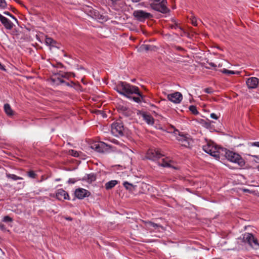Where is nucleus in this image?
<instances>
[{"mask_svg": "<svg viewBox=\"0 0 259 259\" xmlns=\"http://www.w3.org/2000/svg\"><path fill=\"white\" fill-rule=\"evenodd\" d=\"M116 90L120 94L123 95L126 97L130 98L129 96L131 94H136L139 97H133V100L137 103L141 101V99H143V96L139 92V88L134 85H131L125 82H120L116 87Z\"/></svg>", "mask_w": 259, "mask_h": 259, "instance_id": "nucleus-1", "label": "nucleus"}, {"mask_svg": "<svg viewBox=\"0 0 259 259\" xmlns=\"http://www.w3.org/2000/svg\"><path fill=\"white\" fill-rule=\"evenodd\" d=\"M225 156L228 160L237 164L238 166L242 167L245 165V161L238 154L230 150L225 151Z\"/></svg>", "mask_w": 259, "mask_h": 259, "instance_id": "nucleus-2", "label": "nucleus"}, {"mask_svg": "<svg viewBox=\"0 0 259 259\" xmlns=\"http://www.w3.org/2000/svg\"><path fill=\"white\" fill-rule=\"evenodd\" d=\"M203 150L210 155L218 159L220 157L221 149L218 148L213 143L208 142L203 146Z\"/></svg>", "mask_w": 259, "mask_h": 259, "instance_id": "nucleus-3", "label": "nucleus"}, {"mask_svg": "<svg viewBox=\"0 0 259 259\" xmlns=\"http://www.w3.org/2000/svg\"><path fill=\"white\" fill-rule=\"evenodd\" d=\"M124 131L123 123L120 120L113 122L111 125V133L116 137L123 136Z\"/></svg>", "mask_w": 259, "mask_h": 259, "instance_id": "nucleus-4", "label": "nucleus"}, {"mask_svg": "<svg viewBox=\"0 0 259 259\" xmlns=\"http://www.w3.org/2000/svg\"><path fill=\"white\" fill-rule=\"evenodd\" d=\"M166 4V0H161L160 2V1L158 2L153 1V2L150 3V6L152 9L156 11L166 13L167 12Z\"/></svg>", "mask_w": 259, "mask_h": 259, "instance_id": "nucleus-5", "label": "nucleus"}, {"mask_svg": "<svg viewBox=\"0 0 259 259\" xmlns=\"http://www.w3.org/2000/svg\"><path fill=\"white\" fill-rule=\"evenodd\" d=\"M242 239L244 242L248 243L251 247L255 249H257L259 247V244L257 242V239L254 238L253 235L251 233H245L243 235Z\"/></svg>", "mask_w": 259, "mask_h": 259, "instance_id": "nucleus-6", "label": "nucleus"}, {"mask_svg": "<svg viewBox=\"0 0 259 259\" xmlns=\"http://www.w3.org/2000/svg\"><path fill=\"white\" fill-rule=\"evenodd\" d=\"M176 139L180 142L182 146L189 147L190 146L191 139L186 136L181 134L178 131L174 132Z\"/></svg>", "mask_w": 259, "mask_h": 259, "instance_id": "nucleus-7", "label": "nucleus"}, {"mask_svg": "<svg viewBox=\"0 0 259 259\" xmlns=\"http://www.w3.org/2000/svg\"><path fill=\"white\" fill-rule=\"evenodd\" d=\"M108 145L102 142H95L91 144L90 147L95 151L102 153L107 150Z\"/></svg>", "mask_w": 259, "mask_h": 259, "instance_id": "nucleus-8", "label": "nucleus"}, {"mask_svg": "<svg viewBox=\"0 0 259 259\" xmlns=\"http://www.w3.org/2000/svg\"><path fill=\"white\" fill-rule=\"evenodd\" d=\"M67 74L64 73V74H55L54 76L51 78L52 82L55 85L64 84L67 86L70 85L69 82H67L65 80L61 77H67Z\"/></svg>", "mask_w": 259, "mask_h": 259, "instance_id": "nucleus-9", "label": "nucleus"}, {"mask_svg": "<svg viewBox=\"0 0 259 259\" xmlns=\"http://www.w3.org/2000/svg\"><path fill=\"white\" fill-rule=\"evenodd\" d=\"M167 98L171 102L176 104H179L182 101L183 96L181 93L176 92L172 94H168Z\"/></svg>", "mask_w": 259, "mask_h": 259, "instance_id": "nucleus-10", "label": "nucleus"}, {"mask_svg": "<svg viewBox=\"0 0 259 259\" xmlns=\"http://www.w3.org/2000/svg\"><path fill=\"white\" fill-rule=\"evenodd\" d=\"M163 155L158 150L150 149L147 153L146 157L148 159L152 160H156L160 158Z\"/></svg>", "mask_w": 259, "mask_h": 259, "instance_id": "nucleus-11", "label": "nucleus"}, {"mask_svg": "<svg viewBox=\"0 0 259 259\" xmlns=\"http://www.w3.org/2000/svg\"><path fill=\"white\" fill-rule=\"evenodd\" d=\"M74 195L78 199H82L84 197H89L91 195V193L84 189L78 188L75 190Z\"/></svg>", "mask_w": 259, "mask_h": 259, "instance_id": "nucleus-12", "label": "nucleus"}, {"mask_svg": "<svg viewBox=\"0 0 259 259\" xmlns=\"http://www.w3.org/2000/svg\"><path fill=\"white\" fill-rule=\"evenodd\" d=\"M90 15L93 19L97 20L99 22H103L107 20V18L105 16L101 15L97 10H93L91 11Z\"/></svg>", "mask_w": 259, "mask_h": 259, "instance_id": "nucleus-13", "label": "nucleus"}, {"mask_svg": "<svg viewBox=\"0 0 259 259\" xmlns=\"http://www.w3.org/2000/svg\"><path fill=\"white\" fill-rule=\"evenodd\" d=\"M150 15L149 13L145 12L143 10H137L134 12V16L140 21L149 17Z\"/></svg>", "mask_w": 259, "mask_h": 259, "instance_id": "nucleus-14", "label": "nucleus"}, {"mask_svg": "<svg viewBox=\"0 0 259 259\" xmlns=\"http://www.w3.org/2000/svg\"><path fill=\"white\" fill-rule=\"evenodd\" d=\"M246 84L249 89H254L257 87L258 79L256 77H250L246 80Z\"/></svg>", "mask_w": 259, "mask_h": 259, "instance_id": "nucleus-15", "label": "nucleus"}, {"mask_svg": "<svg viewBox=\"0 0 259 259\" xmlns=\"http://www.w3.org/2000/svg\"><path fill=\"white\" fill-rule=\"evenodd\" d=\"M56 197L59 200L69 199L68 193L63 189H59L56 193Z\"/></svg>", "mask_w": 259, "mask_h": 259, "instance_id": "nucleus-16", "label": "nucleus"}, {"mask_svg": "<svg viewBox=\"0 0 259 259\" xmlns=\"http://www.w3.org/2000/svg\"><path fill=\"white\" fill-rule=\"evenodd\" d=\"M0 21L7 29H11L13 27V23L6 17L0 14Z\"/></svg>", "mask_w": 259, "mask_h": 259, "instance_id": "nucleus-17", "label": "nucleus"}, {"mask_svg": "<svg viewBox=\"0 0 259 259\" xmlns=\"http://www.w3.org/2000/svg\"><path fill=\"white\" fill-rule=\"evenodd\" d=\"M143 119L148 124L152 125L154 123V118L150 114L143 113L142 114Z\"/></svg>", "mask_w": 259, "mask_h": 259, "instance_id": "nucleus-18", "label": "nucleus"}, {"mask_svg": "<svg viewBox=\"0 0 259 259\" xmlns=\"http://www.w3.org/2000/svg\"><path fill=\"white\" fill-rule=\"evenodd\" d=\"M96 180V176L94 174H90L85 176L82 180L87 181L89 183H92Z\"/></svg>", "mask_w": 259, "mask_h": 259, "instance_id": "nucleus-19", "label": "nucleus"}, {"mask_svg": "<svg viewBox=\"0 0 259 259\" xmlns=\"http://www.w3.org/2000/svg\"><path fill=\"white\" fill-rule=\"evenodd\" d=\"M45 43L47 46H50V47H58L57 46V42L55 40H54L53 38L49 37H47L46 38Z\"/></svg>", "mask_w": 259, "mask_h": 259, "instance_id": "nucleus-20", "label": "nucleus"}, {"mask_svg": "<svg viewBox=\"0 0 259 259\" xmlns=\"http://www.w3.org/2000/svg\"><path fill=\"white\" fill-rule=\"evenodd\" d=\"M123 185L126 190L131 192L135 191L137 187V186L136 185L130 183L128 182H124L123 183Z\"/></svg>", "mask_w": 259, "mask_h": 259, "instance_id": "nucleus-21", "label": "nucleus"}, {"mask_svg": "<svg viewBox=\"0 0 259 259\" xmlns=\"http://www.w3.org/2000/svg\"><path fill=\"white\" fill-rule=\"evenodd\" d=\"M155 47L153 46H151L149 45L144 44L140 46L139 49V51H148L149 50H153Z\"/></svg>", "mask_w": 259, "mask_h": 259, "instance_id": "nucleus-22", "label": "nucleus"}, {"mask_svg": "<svg viewBox=\"0 0 259 259\" xmlns=\"http://www.w3.org/2000/svg\"><path fill=\"white\" fill-rule=\"evenodd\" d=\"M146 226L148 228L150 229V227H153L155 229H159V228H161L162 229H163V227L161 226L155 224L154 223L151 222H145Z\"/></svg>", "mask_w": 259, "mask_h": 259, "instance_id": "nucleus-23", "label": "nucleus"}, {"mask_svg": "<svg viewBox=\"0 0 259 259\" xmlns=\"http://www.w3.org/2000/svg\"><path fill=\"white\" fill-rule=\"evenodd\" d=\"M4 110L8 116H12L14 114L13 111L9 104H5L4 105Z\"/></svg>", "mask_w": 259, "mask_h": 259, "instance_id": "nucleus-24", "label": "nucleus"}, {"mask_svg": "<svg viewBox=\"0 0 259 259\" xmlns=\"http://www.w3.org/2000/svg\"><path fill=\"white\" fill-rule=\"evenodd\" d=\"M171 161L170 160H169L167 158L163 159L162 163L159 164L161 166L163 167H172V165H171ZM173 168H175V167H173Z\"/></svg>", "mask_w": 259, "mask_h": 259, "instance_id": "nucleus-25", "label": "nucleus"}, {"mask_svg": "<svg viewBox=\"0 0 259 259\" xmlns=\"http://www.w3.org/2000/svg\"><path fill=\"white\" fill-rule=\"evenodd\" d=\"M117 184V181L116 180L110 181L105 184V188L107 190L112 189Z\"/></svg>", "mask_w": 259, "mask_h": 259, "instance_id": "nucleus-26", "label": "nucleus"}, {"mask_svg": "<svg viewBox=\"0 0 259 259\" xmlns=\"http://www.w3.org/2000/svg\"><path fill=\"white\" fill-rule=\"evenodd\" d=\"M221 71L222 73L227 74H239L240 73L239 71H235L229 70L227 69H223Z\"/></svg>", "mask_w": 259, "mask_h": 259, "instance_id": "nucleus-27", "label": "nucleus"}, {"mask_svg": "<svg viewBox=\"0 0 259 259\" xmlns=\"http://www.w3.org/2000/svg\"><path fill=\"white\" fill-rule=\"evenodd\" d=\"M7 177L9 178L13 179V180H18L23 179L22 178L18 177L16 175L13 174H7Z\"/></svg>", "mask_w": 259, "mask_h": 259, "instance_id": "nucleus-28", "label": "nucleus"}, {"mask_svg": "<svg viewBox=\"0 0 259 259\" xmlns=\"http://www.w3.org/2000/svg\"><path fill=\"white\" fill-rule=\"evenodd\" d=\"M7 8V4L5 0H0V8L5 9Z\"/></svg>", "mask_w": 259, "mask_h": 259, "instance_id": "nucleus-29", "label": "nucleus"}, {"mask_svg": "<svg viewBox=\"0 0 259 259\" xmlns=\"http://www.w3.org/2000/svg\"><path fill=\"white\" fill-rule=\"evenodd\" d=\"M189 110L195 115H197L198 114V112L197 110L196 107L195 106H190L189 107Z\"/></svg>", "mask_w": 259, "mask_h": 259, "instance_id": "nucleus-30", "label": "nucleus"}, {"mask_svg": "<svg viewBox=\"0 0 259 259\" xmlns=\"http://www.w3.org/2000/svg\"><path fill=\"white\" fill-rule=\"evenodd\" d=\"M13 219L12 218H10V217L7 215L5 216L3 218V221L5 222H12Z\"/></svg>", "mask_w": 259, "mask_h": 259, "instance_id": "nucleus-31", "label": "nucleus"}, {"mask_svg": "<svg viewBox=\"0 0 259 259\" xmlns=\"http://www.w3.org/2000/svg\"><path fill=\"white\" fill-rule=\"evenodd\" d=\"M69 153L70 155L74 157H78L79 156V153L77 151H74L73 150H71L69 151Z\"/></svg>", "mask_w": 259, "mask_h": 259, "instance_id": "nucleus-32", "label": "nucleus"}, {"mask_svg": "<svg viewBox=\"0 0 259 259\" xmlns=\"http://www.w3.org/2000/svg\"><path fill=\"white\" fill-rule=\"evenodd\" d=\"M4 14L6 15L9 16L11 17L13 19H14L16 22H17V19L12 15H11L9 12L5 11L4 12Z\"/></svg>", "mask_w": 259, "mask_h": 259, "instance_id": "nucleus-33", "label": "nucleus"}, {"mask_svg": "<svg viewBox=\"0 0 259 259\" xmlns=\"http://www.w3.org/2000/svg\"><path fill=\"white\" fill-rule=\"evenodd\" d=\"M28 176L31 178H35L36 175L34 173L33 171H29L28 172Z\"/></svg>", "mask_w": 259, "mask_h": 259, "instance_id": "nucleus-34", "label": "nucleus"}, {"mask_svg": "<svg viewBox=\"0 0 259 259\" xmlns=\"http://www.w3.org/2000/svg\"><path fill=\"white\" fill-rule=\"evenodd\" d=\"M204 92L207 94H212L213 92L212 89L210 88H206L204 89Z\"/></svg>", "mask_w": 259, "mask_h": 259, "instance_id": "nucleus-35", "label": "nucleus"}, {"mask_svg": "<svg viewBox=\"0 0 259 259\" xmlns=\"http://www.w3.org/2000/svg\"><path fill=\"white\" fill-rule=\"evenodd\" d=\"M241 190L244 192H248V193H253L254 192V191L250 190L247 189H242Z\"/></svg>", "mask_w": 259, "mask_h": 259, "instance_id": "nucleus-36", "label": "nucleus"}, {"mask_svg": "<svg viewBox=\"0 0 259 259\" xmlns=\"http://www.w3.org/2000/svg\"><path fill=\"white\" fill-rule=\"evenodd\" d=\"M210 117L214 119H218V116L215 113H211L210 114Z\"/></svg>", "mask_w": 259, "mask_h": 259, "instance_id": "nucleus-37", "label": "nucleus"}, {"mask_svg": "<svg viewBox=\"0 0 259 259\" xmlns=\"http://www.w3.org/2000/svg\"><path fill=\"white\" fill-rule=\"evenodd\" d=\"M252 146H256L259 147V142H255L250 144Z\"/></svg>", "mask_w": 259, "mask_h": 259, "instance_id": "nucleus-38", "label": "nucleus"}, {"mask_svg": "<svg viewBox=\"0 0 259 259\" xmlns=\"http://www.w3.org/2000/svg\"><path fill=\"white\" fill-rule=\"evenodd\" d=\"M0 229L2 230H6V228H5V226L4 225H3V224L2 223H0Z\"/></svg>", "mask_w": 259, "mask_h": 259, "instance_id": "nucleus-39", "label": "nucleus"}, {"mask_svg": "<svg viewBox=\"0 0 259 259\" xmlns=\"http://www.w3.org/2000/svg\"><path fill=\"white\" fill-rule=\"evenodd\" d=\"M0 69L4 70V71L7 70V69L6 68H5V66H0Z\"/></svg>", "mask_w": 259, "mask_h": 259, "instance_id": "nucleus-40", "label": "nucleus"}, {"mask_svg": "<svg viewBox=\"0 0 259 259\" xmlns=\"http://www.w3.org/2000/svg\"><path fill=\"white\" fill-rule=\"evenodd\" d=\"M75 182V181L73 180V179H70L69 180H68V183H71V184H73Z\"/></svg>", "mask_w": 259, "mask_h": 259, "instance_id": "nucleus-41", "label": "nucleus"}, {"mask_svg": "<svg viewBox=\"0 0 259 259\" xmlns=\"http://www.w3.org/2000/svg\"><path fill=\"white\" fill-rule=\"evenodd\" d=\"M192 23L193 25H197V24H196V22H194L193 21H192Z\"/></svg>", "mask_w": 259, "mask_h": 259, "instance_id": "nucleus-42", "label": "nucleus"}, {"mask_svg": "<svg viewBox=\"0 0 259 259\" xmlns=\"http://www.w3.org/2000/svg\"><path fill=\"white\" fill-rule=\"evenodd\" d=\"M67 219L68 220H71V219L70 218H67Z\"/></svg>", "mask_w": 259, "mask_h": 259, "instance_id": "nucleus-43", "label": "nucleus"}, {"mask_svg": "<svg viewBox=\"0 0 259 259\" xmlns=\"http://www.w3.org/2000/svg\"><path fill=\"white\" fill-rule=\"evenodd\" d=\"M257 168L258 170L259 171V165L257 166Z\"/></svg>", "mask_w": 259, "mask_h": 259, "instance_id": "nucleus-44", "label": "nucleus"}, {"mask_svg": "<svg viewBox=\"0 0 259 259\" xmlns=\"http://www.w3.org/2000/svg\"><path fill=\"white\" fill-rule=\"evenodd\" d=\"M209 65H214V64L213 63H210V64H209Z\"/></svg>", "mask_w": 259, "mask_h": 259, "instance_id": "nucleus-45", "label": "nucleus"}, {"mask_svg": "<svg viewBox=\"0 0 259 259\" xmlns=\"http://www.w3.org/2000/svg\"><path fill=\"white\" fill-rule=\"evenodd\" d=\"M206 68H207V69H210V68H209V67H206Z\"/></svg>", "mask_w": 259, "mask_h": 259, "instance_id": "nucleus-46", "label": "nucleus"}, {"mask_svg": "<svg viewBox=\"0 0 259 259\" xmlns=\"http://www.w3.org/2000/svg\"><path fill=\"white\" fill-rule=\"evenodd\" d=\"M0 65H1V64L0 63Z\"/></svg>", "mask_w": 259, "mask_h": 259, "instance_id": "nucleus-47", "label": "nucleus"}, {"mask_svg": "<svg viewBox=\"0 0 259 259\" xmlns=\"http://www.w3.org/2000/svg\"><path fill=\"white\" fill-rule=\"evenodd\" d=\"M258 187H259V185H258Z\"/></svg>", "mask_w": 259, "mask_h": 259, "instance_id": "nucleus-48", "label": "nucleus"}]
</instances>
